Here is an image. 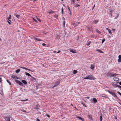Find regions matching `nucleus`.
<instances>
[{
  "label": "nucleus",
  "mask_w": 121,
  "mask_h": 121,
  "mask_svg": "<svg viewBox=\"0 0 121 121\" xmlns=\"http://www.w3.org/2000/svg\"><path fill=\"white\" fill-rule=\"evenodd\" d=\"M114 118L116 119H116H117V116H114Z\"/></svg>",
  "instance_id": "680f3d73"
},
{
  "label": "nucleus",
  "mask_w": 121,
  "mask_h": 121,
  "mask_svg": "<svg viewBox=\"0 0 121 121\" xmlns=\"http://www.w3.org/2000/svg\"><path fill=\"white\" fill-rule=\"evenodd\" d=\"M92 29H93L91 27H87V30H88L89 31H92Z\"/></svg>",
  "instance_id": "ddd939ff"
},
{
  "label": "nucleus",
  "mask_w": 121,
  "mask_h": 121,
  "mask_svg": "<svg viewBox=\"0 0 121 121\" xmlns=\"http://www.w3.org/2000/svg\"><path fill=\"white\" fill-rule=\"evenodd\" d=\"M14 15L16 16L17 18H19L20 16V15H18V14L16 13H14Z\"/></svg>",
  "instance_id": "9d476101"
},
{
  "label": "nucleus",
  "mask_w": 121,
  "mask_h": 121,
  "mask_svg": "<svg viewBox=\"0 0 121 121\" xmlns=\"http://www.w3.org/2000/svg\"><path fill=\"white\" fill-rule=\"evenodd\" d=\"M80 6V5H79V4H76L75 5V6L77 7H78Z\"/></svg>",
  "instance_id": "c03bdc74"
},
{
  "label": "nucleus",
  "mask_w": 121,
  "mask_h": 121,
  "mask_svg": "<svg viewBox=\"0 0 121 121\" xmlns=\"http://www.w3.org/2000/svg\"><path fill=\"white\" fill-rule=\"evenodd\" d=\"M87 116L88 118L90 119L91 120H93L92 117L91 115H88Z\"/></svg>",
  "instance_id": "4468645a"
},
{
  "label": "nucleus",
  "mask_w": 121,
  "mask_h": 121,
  "mask_svg": "<svg viewBox=\"0 0 121 121\" xmlns=\"http://www.w3.org/2000/svg\"><path fill=\"white\" fill-rule=\"evenodd\" d=\"M54 16L56 19H58V15H57L55 14V15H54Z\"/></svg>",
  "instance_id": "c756f323"
},
{
  "label": "nucleus",
  "mask_w": 121,
  "mask_h": 121,
  "mask_svg": "<svg viewBox=\"0 0 121 121\" xmlns=\"http://www.w3.org/2000/svg\"><path fill=\"white\" fill-rule=\"evenodd\" d=\"M11 15H9V17L8 18H8L9 19H10L11 18Z\"/></svg>",
  "instance_id": "79ce46f5"
},
{
  "label": "nucleus",
  "mask_w": 121,
  "mask_h": 121,
  "mask_svg": "<svg viewBox=\"0 0 121 121\" xmlns=\"http://www.w3.org/2000/svg\"><path fill=\"white\" fill-rule=\"evenodd\" d=\"M107 76L108 77H109L110 76V75H109V73H108L107 74Z\"/></svg>",
  "instance_id": "4d7b16f0"
},
{
  "label": "nucleus",
  "mask_w": 121,
  "mask_h": 121,
  "mask_svg": "<svg viewBox=\"0 0 121 121\" xmlns=\"http://www.w3.org/2000/svg\"><path fill=\"white\" fill-rule=\"evenodd\" d=\"M85 98H86L89 99V98H90V97H85Z\"/></svg>",
  "instance_id": "338daca9"
},
{
  "label": "nucleus",
  "mask_w": 121,
  "mask_h": 121,
  "mask_svg": "<svg viewBox=\"0 0 121 121\" xmlns=\"http://www.w3.org/2000/svg\"><path fill=\"white\" fill-rule=\"evenodd\" d=\"M5 119L6 120V121H10V118L9 117H6Z\"/></svg>",
  "instance_id": "f8f14e48"
},
{
  "label": "nucleus",
  "mask_w": 121,
  "mask_h": 121,
  "mask_svg": "<svg viewBox=\"0 0 121 121\" xmlns=\"http://www.w3.org/2000/svg\"><path fill=\"white\" fill-rule=\"evenodd\" d=\"M25 74L26 75H27L28 76H30L31 77L32 76H31L30 74L28 73L25 72Z\"/></svg>",
  "instance_id": "a211bd4d"
},
{
  "label": "nucleus",
  "mask_w": 121,
  "mask_h": 121,
  "mask_svg": "<svg viewBox=\"0 0 121 121\" xmlns=\"http://www.w3.org/2000/svg\"><path fill=\"white\" fill-rule=\"evenodd\" d=\"M118 61L119 63L121 62V58H119L118 60Z\"/></svg>",
  "instance_id": "473e14b6"
},
{
  "label": "nucleus",
  "mask_w": 121,
  "mask_h": 121,
  "mask_svg": "<svg viewBox=\"0 0 121 121\" xmlns=\"http://www.w3.org/2000/svg\"><path fill=\"white\" fill-rule=\"evenodd\" d=\"M95 31L97 33H101L100 31L97 29H96Z\"/></svg>",
  "instance_id": "bb28decb"
},
{
  "label": "nucleus",
  "mask_w": 121,
  "mask_h": 121,
  "mask_svg": "<svg viewBox=\"0 0 121 121\" xmlns=\"http://www.w3.org/2000/svg\"><path fill=\"white\" fill-rule=\"evenodd\" d=\"M119 80V79L116 77H115L114 78V80L115 81H117Z\"/></svg>",
  "instance_id": "6ab92c4d"
},
{
  "label": "nucleus",
  "mask_w": 121,
  "mask_h": 121,
  "mask_svg": "<svg viewBox=\"0 0 121 121\" xmlns=\"http://www.w3.org/2000/svg\"><path fill=\"white\" fill-rule=\"evenodd\" d=\"M80 24V22H77L75 23H73L72 25L74 27H76L77 26L78 24Z\"/></svg>",
  "instance_id": "39448f33"
},
{
  "label": "nucleus",
  "mask_w": 121,
  "mask_h": 121,
  "mask_svg": "<svg viewBox=\"0 0 121 121\" xmlns=\"http://www.w3.org/2000/svg\"><path fill=\"white\" fill-rule=\"evenodd\" d=\"M37 19L38 20V21H39V22H41V21L40 20V19H39V18H37Z\"/></svg>",
  "instance_id": "bf43d9fd"
},
{
  "label": "nucleus",
  "mask_w": 121,
  "mask_h": 121,
  "mask_svg": "<svg viewBox=\"0 0 121 121\" xmlns=\"http://www.w3.org/2000/svg\"><path fill=\"white\" fill-rule=\"evenodd\" d=\"M60 50H59L57 52H57L58 53H60Z\"/></svg>",
  "instance_id": "e2e57ef3"
},
{
  "label": "nucleus",
  "mask_w": 121,
  "mask_h": 121,
  "mask_svg": "<svg viewBox=\"0 0 121 121\" xmlns=\"http://www.w3.org/2000/svg\"><path fill=\"white\" fill-rule=\"evenodd\" d=\"M81 104H82L83 106L85 107H86L87 106L86 105H85L84 103H81Z\"/></svg>",
  "instance_id": "72a5a7b5"
},
{
  "label": "nucleus",
  "mask_w": 121,
  "mask_h": 121,
  "mask_svg": "<svg viewBox=\"0 0 121 121\" xmlns=\"http://www.w3.org/2000/svg\"><path fill=\"white\" fill-rule=\"evenodd\" d=\"M109 75H110V77H112V74H111V73H109Z\"/></svg>",
  "instance_id": "5fc2aeb1"
},
{
  "label": "nucleus",
  "mask_w": 121,
  "mask_h": 121,
  "mask_svg": "<svg viewBox=\"0 0 121 121\" xmlns=\"http://www.w3.org/2000/svg\"><path fill=\"white\" fill-rule=\"evenodd\" d=\"M119 85H117L116 84H114L113 85V86L116 87H118Z\"/></svg>",
  "instance_id": "7c9ffc66"
},
{
  "label": "nucleus",
  "mask_w": 121,
  "mask_h": 121,
  "mask_svg": "<svg viewBox=\"0 0 121 121\" xmlns=\"http://www.w3.org/2000/svg\"><path fill=\"white\" fill-rule=\"evenodd\" d=\"M102 116L101 115V116H100V121H102Z\"/></svg>",
  "instance_id": "2f4dec72"
},
{
  "label": "nucleus",
  "mask_w": 121,
  "mask_h": 121,
  "mask_svg": "<svg viewBox=\"0 0 121 121\" xmlns=\"http://www.w3.org/2000/svg\"><path fill=\"white\" fill-rule=\"evenodd\" d=\"M46 45V44L45 43H43L42 44V45L43 46H45Z\"/></svg>",
  "instance_id": "8fccbe9b"
},
{
  "label": "nucleus",
  "mask_w": 121,
  "mask_h": 121,
  "mask_svg": "<svg viewBox=\"0 0 121 121\" xmlns=\"http://www.w3.org/2000/svg\"><path fill=\"white\" fill-rule=\"evenodd\" d=\"M65 21H64L63 23V26H65Z\"/></svg>",
  "instance_id": "49530a36"
},
{
  "label": "nucleus",
  "mask_w": 121,
  "mask_h": 121,
  "mask_svg": "<svg viewBox=\"0 0 121 121\" xmlns=\"http://www.w3.org/2000/svg\"><path fill=\"white\" fill-rule=\"evenodd\" d=\"M27 99H26V100H21V101H27Z\"/></svg>",
  "instance_id": "09e8293b"
},
{
  "label": "nucleus",
  "mask_w": 121,
  "mask_h": 121,
  "mask_svg": "<svg viewBox=\"0 0 121 121\" xmlns=\"http://www.w3.org/2000/svg\"><path fill=\"white\" fill-rule=\"evenodd\" d=\"M67 7H68V9L69 10V12H71V11L70 8L69 7V6H68Z\"/></svg>",
  "instance_id": "ea45409f"
},
{
  "label": "nucleus",
  "mask_w": 121,
  "mask_h": 121,
  "mask_svg": "<svg viewBox=\"0 0 121 121\" xmlns=\"http://www.w3.org/2000/svg\"><path fill=\"white\" fill-rule=\"evenodd\" d=\"M45 116H47L48 117V118H49L50 117V116L49 115H48V114H46V115H45Z\"/></svg>",
  "instance_id": "a18cd8bd"
},
{
  "label": "nucleus",
  "mask_w": 121,
  "mask_h": 121,
  "mask_svg": "<svg viewBox=\"0 0 121 121\" xmlns=\"http://www.w3.org/2000/svg\"><path fill=\"white\" fill-rule=\"evenodd\" d=\"M92 100L95 103H96L97 101V100L95 98H93Z\"/></svg>",
  "instance_id": "dca6fc26"
},
{
  "label": "nucleus",
  "mask_w": 121,
  "mask_h": 121,
  "mask_svg": "<svg viewBox=\"0 0 121 121\" xmlns=\"http://www.w3.org/2000/svg\"><path fill=\"white\" fill-rule=\"evenodd\" d=\"M31 80L33 82H35L36 81V79L33 77L32 76L31 77Z\"/></svg>",
  "instance_id": "6e6552de"
},
{
  "label": "nucleus",
  "mask_w": 121,
  "mask_h": 121,
  "mask_svg": "<svg viewBox=\"0 0 121 121\" xmlns=\"http://www.w3.org/2000/svg\"><path fill=\"white\" fill-rule=\"evenodd\" d=\"M117 75V74H116V73H115V74H112V77H114V76H116Z\"/></svg>",
  "instance_id": "e433bc0d"
},
{
  "label": "nucleus",
  "mask_w": 121,
  "mask_h": 121,
  "mask_svg": "<svg viewBox=\"0 0 121 121\" xmlns=\"http://www.w3.org/2000/svg\"><path fill=\"white\" fill-rule=\"evenodd\" d=\"M96 51H98L99 52H100V53H103V52L101 50H99V49H97Z\"/></svg>",
  "instance_id": "a878e982"
},
{
  "label": "nucleus",
  "mask_w": 121,
  "mask_h": 121,
  "mask_svg": "<svg viewBox=\"0 0 121 121\" xmlns=\"http://www.w3.org/2000/svg\"><path fill=\"white\" fill-rule=\"evenodd\" d=\"M33 19L35 21V22L36 23H37L38 22L34 18H33Z\"/></svg>",
  "instance_id": "58836bf2"
},
{
  "label": "nucleus",
  "mask_w": 121,
  "mask_h": 121,
  "mask_svg": "<svg viewBox=\"0 0 121 121\" xmlns=\"http://www.w3.org/2000/svg\"><path fill=\"white\" fill-rule=\"evenodd\" d=\"M77 70H74L73 71V73L74 74H75L77 73Z\"/></svg>",
  "instance_id": "393cba45"
},
{
  "label": "nucleus",
  "mask_w": 121,
  "mask_h": 121,
  "mask_svg": "<svg viewBox=\"0 0 121 121\" xmlns=\"http://www.w3.org/2000/svg\"><path fill=\"white\" fill-rule=\"evenodd\" d=\"M78 118L79 119H80L82 121H84V119L82 117H78Z\"/></svg>",
  "instance_id": "aec40b11"
},
{
  "label": "nucleus",
  "mask_w": 121,
  "mask_h": 121,
  "mask_svg": "<svg viewBox=\"0 0 121 121\" xmlns=\"http://www.w3.org/2000/svg\"><path fill=\"white\" fill-rule=\"evenodd\" d=\"M36 121H40V120L39 119L37 118Z\"/></svg>",
  "instance_id": "052dcab7"
},
{
  "label": "nucleus",
  "mask_w": 121,
  "mask_h": 121,
  "mask_svg": "<svg viewBox=\"0 0 121 121\" xmlns=\"http://www.w3.org/2000/svg\"><path fill=\"white\" fill-rule=\"evenodd\" d=\"M108 32L110 34H112V32H111V30H108Z\"/></svg>",
  "instance_id": "a19ab883"
},
{
  "label": "nucleus",
  "mask_w": 121,
  "mask_h": 121,
  "mask_svg": "<svg viewBox=\"0 0 121 121\" xmlns=\"http://www.w3.org/2000/svg\"><path fill=\"white\" fill-rule=\"evenodd\" d=\"M90 43H91V41L89 42V43L86 44V45H87V46H88L90 45Z\"/></svg>",
  "instance_id": "4c0bfd02"
},
{
  "label": "nucleus",
  "mask_w": 121,
  "mask_h": 121,
  "mask_svg": "<svg viewBox=\"0 0 121 121\" xmlns=\"http://www.w3.org/2000/svg\"><path fill=\"white\" fill-rule=\"evenodd\" d=\"M119 84L120 85H121V81L119 82Z\"/></svg>",
  "instance_id": "774afa93"
},
{
  "label": "nucleus",
  "mask_w": 121,
  "mask_h": 121,
  "mask_svg": "<svg viewBox=\"0 0 121 121\" xmlns=\"http://www.w3.org/2000/svg\"><path fill=\"white\" fill-rule=\"evenodd\" d=\"M117 93L120 95H121V93H120L119 92V91H117Z\"/></svg>",
  "instance_id": "3c124183"
},
{
  "label": "nucleus",
  "mask_w": 121,
  "mask_h": 121,
  "mask_svg": "<svg viewBox=\"0 0 121 121\" xmlns=\"http://www.w3.org/2000/svg\"><path fill=\"white\" fill-rule=\"evenodd\" d=\"M55 12L54 11H53L52 10L51 11H50L49 12H48V13L49 14H51L52 13H54Z\"/></svg>",
  "instance_id": "4be33fe9"
},
{
  "label": "nucleus",
  "mask_w": 121,
  "mask_h": 121,
  "mask_svg": "<svg viewBox=\"0 0 121 121\" xmlns=\"http://www.w3.org/2000/svg\"><path fill=\"white\" fill-rule=\"evenodd\" d=\"M61 11L62 13L63 14V8H62V9Z\"/></svg>",
  "instance_id": "6e6d98bb"
},
{
  "label": "nucleus",
  "mask_w": 121,
  "mask_h": 121,
  "mask_svg": "<svg viewBox=\"0 0 121 121\" xmlns=\"http://www.w3.org/2000/svg\"><path fill=\"white\" fill-rule=\"evenodd\" d=\"M36 0H31V1H33L34 2Z\"/></svg>",
  "instance_id": "69168bd1"
},
{
  "label": "nucleus",
  "mask_w": 121,
  "mask_h": 121,
  "mask_svg": "<svg viewBox=\"0 0 121 121\" xmlns=\"http://www.w3.org/2000/svg\"><path fill=\"white\" fill-rule=\"evenodd\" d=\"M7 82H8L9 84V85H11V83L10 82L9 80L8 79H7Z\"/></svg>",
  "instance_id": "c85d7f7f"
},
{
  "label": "nucleus",
  "mask_w": 121,
  "mask_h": 121,
  "mask_svg": "<svg viewBox=\"0 0 121 121\" xmlns=\"http://www.w3.org/2000/svg\"><path fill=\"white\" fill-rule=\"evenodd\" d=\"M20 68H22V69H26V70H27L28 69L26 68H25L24 67H20Z\"/></svg>",
  "instance_id": "c9c22d12"
},
{
  "label": "nucleus",
  "mask_w": 121,
  "mask_h": 121,
  "mask_svg": "<svg viewBox=\"0 0 121 121\" xmlns=\"http://www.w3.org/2000/svg\"><path fill=\"white\" fill-rule=\"evenodd\" d=\"M119 88L121 89V86L119 85L118 87Z\"/></svg>",
  "instance_id": "0e129e2a"
},
{
  "label": "nucleus",
  "mask_w": 121,
  "mask_h": 121,
  "mask_svg": "<svg viewBox=\"0 0 121 121\" xmlns=\"http://www.w3.org/2000/svg\"><path fill=\"white\" fill-rule=\"evenodd\" d=\"M112 10H110L109 12V14H110L111 16H112Z\"/></svg>",
  "instance_id": "cd10ccee"
},
{
  "label": "nucleus",
  "mask_w": 121,
  "mask_h": 121,
  "mask_svg": "<svg viewBox=\"0 0 121 121\" xmlns=\"http://www.w3.org/2000/svg\"><path fill=\"white\" fill-rule=\"evenodd\" d=\"M74 0H72V2L71 3H73V4L74 3H75Z\"/></svg>",
  "instance_id": "603ef678"
},
{
  "label": "nucleus",
  "mask_w": 121,
  "mask_h": 121,
  "mask_svg": "<svg viewBox=\"0 0 121 121\" xmlns=\"http://www.w3.org/2000/svg\"><path fill=\"white\" fill-rule=\"evenodd\" d=\"M88 79L91 80H94L95 79L94 76L91 75L87 76L83 79Z\"/></svg>",
  "instance_id": "f257e3e1"
},
{
  "label": "nucleus",
  "mask_w": 121,
  "mask_h": 121,
  "mask_svg": "<svg viewBox=\"0 0 121 121\" xmlns=\"http://www.w3.org/2000/svg\"><path fill=\"white\" fill-rule=\"evenodd\" d=\"M15 81L16 83L21 86H22L23 85V84L19 80L15 79Z\"/></svg>",
  "instance_id": "7ed1b4c3"
},
{
  "label": "nucleus",
  "mask_w": 121,
  "mask_h": 121,
  "mask_svg": "<svg viewBox=\"0 0 121 121\" xmlns=\"http://www.w3.org/2000/svg\"><path fill=\"white\" fill-rule=\"evenodd\" d=\"M22 82L25 85H26L27 83V82L25 80H23L22 81Z\"/></svg>",
  "instance_id": "2eb2a0df"
},
{
  "label": "nucleus",
  "mask_w": 121,
  "mask_h": 121,
  "mask_svg": "<svg viewBox=\"0 0 121 121\" xmlns=\"http://www.w3.org/2000/svg\"><path fill=\"white\" fill-rule=\"evenodd\" d=\"M60 36L59 35H57L56 37V39H60Z\"/></svg>",
  "instance_id": "b1692460"
},
{
  "label": "nucleus",
  "mask_w": 121,
  "mask_h": 121,
  "mask_svg": "<svg viewBox=\"0 0 121 121\" xmlns=\"http://www.w3.org/2000/svg\"><path fill=\"white\" fill-rule=\"evenodd\" d=\"M35 39L36 40L38 41H43V40L40 39H38V38H35Z\"/></svg>",
  "instance_id": "5701e85b"
},
{
  "label": "nucleus",
  "mask_w": 121,
  "mask_h": 121,
  "mask_svg": "<svg viewBox=\"0 0 121 121\" xmlns=\"http://www.w3.org/2000/svg\"><path fill=\"white\" fill-rule=\"evenodd\" d=\"M98 22V21H96V20H94L93 21L92 23V24H96V23H97Z\"/></svg>",
  "instance_id": "f3484780"
},
{
  "label": "nucleus",
  "mask_w": 121,
  "mask_h": 121,
  "mask_svg": "<svg viewBox=\"0 0 121 121\" xmlns=\"http://www.w3.org/2000/svg\"><path fill=\"white\" fill-rule=\"evenodd\" d=\"M95 67V65H94V64L93 65H91V66L90 67V68L92 69V70H93L94 69Z\"/></svg>",
  "instance_id": "9b49d317"
},
{
  "label": "nucleus",
  "mask_w": 121,
  "mask_h": 121,
  "mask_svg": "<svg viewBox=\"0 0 121 121\" xmlns=\"http://www.w3.org/2000/svg\"><path fill=\"white\" fill-rule=\"evenodd\" d=\"M2 81V80L1 78V76L0 75V82H1Z\"/></svg>",
  "instance_id": "37998d69"
},
{
  "label": "nucleus",
  "mask_w": 121,
  "mask_h": 121,
  "mask_svg": "<svg viewBox=\"0 0 121 121\" xmlns=\"http://www.w3.org/2000/svg\"><path fill=\"white\" fill-rule=\"evenodd\" d=\"M7 22H8V23L9 24V25H11V22H9V21H7Z\"/></svg>",
  "instance_id": "13d9d810"
},
{
  "label": "nucleus",
  "mask_w": 121,
  "mask_h": 121,
  "mask_svg": "<svg viewBox=\"0 0 121 121\" xmlns=\"http://www.w3.org/2000/svg\"><path fill=\"white\" fill-rule=\"evenodd\" d=\"M107 91L110 94L112 95V96H113L114 97L117 98V99L120 100L117 97V95L115 94L114 92L115 91L113 90L111 91H110L109 90H108Z\"/></svg>",
  "instance_id": "f03ea898"
},
{
  "label": "nucleus",
  "mask_w": 121,
  "mask_h": 121,
  "mask_svg": "<svg viewBox=\"0 0 121 121\" xmlns=\"http://www.w3.org/2000/svg\"><path fill=\"white\" fill-rule=\"evenodd\" d=\"M6 19H7V21H9L11 22V21L10 20V19H9L8 18H7Z\"/></svg>",
  "instance_id": "de8ad7c7"
},
{
  "label": "nucleus",
  "mask_w": 121,
  "mask_h": 121,
  "mask_svg": "<svg viewBox=\"0 0 121 121\" xmlns=\"http://www.w3.org/2000/svg\"><path fill=\"white\" fill-rule=\"evenodd\" d=\"M118 58H121V55H120L118 56Z\"/></svg>",
  "instance_id": "864d4df0"
},
{
  "label": "nucleus",
  "mask_w": 121,
  "mask_h": 121,
  "mask_svg": "<svg viewBox=\"0 0 121 121\" xmlns=\"http://www.w3.org/2000/svg\"><path fill=\"white\" fill-rule=\"evenodd\" d=\"M20 71V69H18L17 70H16L15 71V72L17 73H18Z\"/></svg>",
  "instance_id": "412c9836"
},
{
  "label": "nucleus",
  "mask_w": 121,
  "mask_h": 121,
  "mask_svg": "<svg viewBox=\"0 0 121 121\" xmlns=\"http://www.w3.org/2000/svg\"><path fill=\"white\" fill-rule=\"evenodd\" d=\"M70 51L71 52L73 53H75L77 52L76 50L74 49H71L70 50Z\"/></svg>",
  "instance_id": "423d86ee"
},
{
  "label": "nucleus",
  "mask_w": 121,
  "mask_h": 121,
  "mask_svg": "<svg viewBox=\"0 0 121 121\" xmlns=\"http://www.w3.org/2000/svg\"><path fill=\"white\" fill-rule=\"evenodd\" d=\"M60 81L59 80L58 81H57L56 82L54 85L52 87V88H54L56 87V86H57L60 84Z\"/></svg>",
  "instance_id": "20e7f679"
},
{
  "label": "nucleus",
  "mask_w": 121,
  "mask_h": 121,
  "mask_svg": "<svg viewBox=\"0 0 121 121\" xmlns=\"http://www.w3.org/2000/svg\"><path fill=\"white\" fill-rule=\"evenodd\" d=\"M40 106L39 104H37L35 107L34 108V109H39L40 108Z\"/></svg>",
  "instance_id": "0eeeda50"
},
{
  "label": "nucleus",
  "mask_w": 121,
  "mask_h": 121,
  "mask_svg": "<svg viewBox=\"0 0 121 121\" xmlns=\"http://www.w3.org/2000/svg\"><path fill=\"white\" fill-rule=\"evenodd\" d=\"M12 77L13 79H19V78L17 77V76L14 75H13L12 76Z\"/></svg>",
  "instance_id": "1a4fd4ad"
},
{
  "label": "nucleus",
  "mask_w": 121,
  "mask_h": 121,
  "mask_svg": "<svg viewBox=\"0 0 121 121\" xmlns=\"http://www.w3.org/2000/svg\"><path fill=\"white\" fill-rule=\"evenodd\" d=\"M105 41V39H103L102 40V43H103L104 42V41Z\"/></svg>",
  "instance_id": "f704fd0d"
}]
</instances>
